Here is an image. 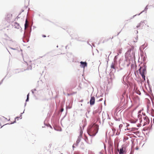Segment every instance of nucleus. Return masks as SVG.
Returning <instances> with one entry per match:
<instances>
[{"label": "nucleus", "mask_w": 154, "mask_h": 154, "mask_svg": "<svg viewBox=\"0 0 154 154\" xmlns=\"http://www.w3.org/2000/svg\"><path fill=\"white\" fill-rule=\"evenodd\" d=\"M98 130V126L93 124L91 126H90L88 131V133L90 136H94L97 133Z\"/></svg>", "instance_id": "f257e3e1"}, {"label": "nucleus", "mask_w": 154, "mask_h": 154, "mask_svg": "<svg viewBox=\"0 0 154 154\" xmlns=\"http://www.w3.org/2000/svg\"><path fill=\"white\" fill-rule=\"evenodd\" d=\"M83 132L81 130H80V135L78 137V138L75 143V145L77 146L79 143H80V146L81 148H83L84 147V144L83 142H81L82 140V134Z\"/></svg>", "instance_id": "f03ea898"}, {"label": "nucleus", "mask_w": 154, "mask_h": 154, "mask_svg": "<svg viewBox=\"0 0 154 154\" xmlns=\"http://www.w3.org/2000/svg\"><path fill=\"white\" fill-rule=\"evenodd\" d=\"M142 78L145 80V73L146 72V68L145 67H140L139 69Z\"/></svg>", "instance_id": "7ed1b4c3"}, {"label": "nucleus", "mask_w": 154, "mask_h": 154, "mask_svg": "<svg viewBox=\"0 0 154 154\" xmlns=\"http://www.w3.org/2000/svg\"><path fill=\"white\" fill-rule=\"evenodd\" d=\"M144 119V123L143 124V125H146L147 124H148L149 122V120L146 116H145L143 118Z\"/></svg>", "instance_id": "20e7f679"}, {"label": "nucleus", "mask_w": 154, "mask_h": 154, "mask_svg": "<svg viewBox=\"0 0 154 154\" xmlns=\"http://www.w3.org/2000/svg\"><path fill=\"white\" fill-rule=\"evenodd\" d=\"M125 147H122L119 149V154H124L125 152Z\"/></svg>", "instance_id": "39448f33"}, {"label": "nucleus", "mask_w": 154, "mask_h": 154, "mask_svg": "<svg viewBox=\"0 0 154 154\" xmlns=\"http://www.w3.org/2000/svg\"><path fill=\"white\" fill-rule=\"evenodd\" d=\"M95 98L94 97H91V100L90 101V103L91 105H93L94 104L95 102Z\"/></svg>", "instance_id": "423d86ee"}, {"label": "nucleus", "mask_w": 154, "mask_h": 154, "mask_svg": "<svg viewBox=\"0 0 154 154\" xmlns=\"http://www.w3.org/2000/svg\"><path fill=\"white\" fill-rule=\"evenodd\" d=\"M80 63L84 68L87 66V63L86 62H83L82 61H81L80 62Z\"/></svg>", "instance_id": "0eeeda50"}, {"label": "nucleus", "mask_w": 154, "mask_h": 154, "mask_svg": "<svg viewBox=\"0 0 154 154\" xmlns=\"http://www.w3.org/2000/svg\"><path fill=\"white\" fill-rule=\"evenodd\" d=\"M27 22H28V21H27V20L26 19V23L25 24V29L27 28V26H28V24H27Z\"/></svg>", "instance_id": "6e6552de"}, {"label": "nucleus", "mask_w": 154, "mask_h": 154, "mask_svg": "<svg viewBox=\"0 0 154 154\" xmlns=\"http://www.w3.org/2000/svg\"><path fill=\"white\" fill-rule=\"evenodd\" d=\"M143 23L141 22L138 25H137V28H138L139 27H140L142 25V23Z\"/></svg>", "instance_id": "1a4fd4ad"}, {"label": "nucleus", "mask_w": 154, "mask_h": 154, "mask_svg": "<svg viewBox=\"0 0 154 154\" xmlns=\"http://www.w3.org/2000/svg\"><path fill=\"white\" fill-rule=\"evenodd\" d=\"M130 122L131 123H135L136 122V121L133 120H131L130 121Z\"/></svg>", "instance_id": "9d476101"}, {"label": "nucleus", "mask_w": 154, "mask_h": 154, "mask_svg": "<svg viewBox=\"0 0 154 154\" xmlns=\"http://www.w3.org/2000/svg\"><path fill=\"white\" fill-rule=\"evenodd\" d=\"M111 67L112 68L115 69V66L113 64H112L111 65Z\"/></svg>", "instance_id": "9b49d317"}, {"label": "nucleus", "mask_w": 154, "mask_h": 154, "mask_svg": "<svg viewBox=\"0 0 154 154\" xmlns=\"http://www.w3.org/2000/svg\"><path fill=\"white\" fill-rule=\"evenodd\" d=\"M29 94H28V95H27V99L26 100V101H27L28 100V99H29Z\"/></svg>", "instance_id": "f8f14e48"}, {"label": "nucleus", "mask_w": 154, "mask_h": 154, "mask_svg": "<svg viewBox=\"0 0 154 154\" xmlns=\"http://www.w3.org/2000/svg\"><path fill=\"white\" fill-rule=\"evenodd\" d=\"M131 129H133V130H131L132 131V130L133 131H134V130H137V128H132Z\"/></svg>", "instance_id": "ddd939ff"}, {"label": "nucleus", "mask_w": 154, "mask_h": 154, "mask_svg": "<svg viewBox=\"0 0 154 154\" xmlns=\"http://www.w3.org/2000/svg\"><path fill=\"white\" fill-rule=\"evenodd\" d=\"M123 126V125H122V124H120V125H119V128H122V127Z\"/></svg>", "instance_id": "4468645a"}, {"label": "nucleus", "mask_w": 154, "mask_h": 154, "mask_svg": "<svg viewBox=\"0 0 154 154\" xmlns=\"http://www.w3.org/2000/svg\"><path fill=\"white\" fill-rule=\"evenodd\" d=\"M63 110V108H61L60 110L61 112H62Z\"/></svg>", "instance_id": "2eb2a0df"}, {"label": "nucleus", "mask_w": 154, "mask_h": 154, "mask_svg": "<svg viewBox=\"0 0 154 154\" xmlns=\"http://www.w3.org/2000/svg\"><path fill=\"white\" fill-rule=\"evenodd\" d=\"M129 125L127 123H126V127H128V126H129Z\"/></svg>", "instance_id": "dca6fc26"}, {"label": "nucleus", "mask_w": 154, "mask_h": 154, "mask_svg": "<svg viewBox=\"0 0 154 154\" xmlns=\"http://www.w3.org/2000/svg\"><path fill=\"white\" fill-rule=\"evenodd\" d=\"M42 37H46V36H45V35H42Z\"/></svg>", "instance_id": "f3484780"}, {"label": "nucleus", "mask_w": 154, "mask_h": 154, "mask_svg": "<svg viewBox=\"0 0 154 154\" xmlns=\"http://www.w3.org/2000/svg\"><path fill=\"white\" fill-rule=\"evenodd\" d=\"M119 53H120V54L121 53V50H119Z\"/></svg>", "instance_id": "a211bd4d"}, {"label": "nucleus", "mask_w": 154, "mask_h": 154, "mask_svg": "<svg viewBox=\"0 0 154 154\" xmlns=\"http://www.w3.org/2000/svg\"><path fill=\"white\" fill-rule=\"evenodd\" d=\"M72 94H67V95H68V96H69V95H72Z\"/></svg>", "instance_id": "6ab92c4d"}, {"label": "nucleus", "mask_w": 154, "mask_h": 154, "mask_svg": "<svg viewBox=\"0 0 154 154\" xmlns=\"http://www.w3.org/2000/svg\"><path fill=\"white\" fill-rule=\"evenodd\" d=\"M18 117H16V118H15V119H18Z\"/></svg>", "instance_id": "aec40b11"}, {"label": "nucleus", "mask_w": 154, "mask_h": 154, "mask_svg": "<svg viewBox=\"0 0 154 154\" xmlns=\"http://www.w3.org/2000/svg\"><path fill=\"white\" fill-rule=\"evenodd\" d=\"M50 127H51V128H52V127H51V126H50Z\"/></svg>", "instance_id": "412c9836"}]
</instances>
